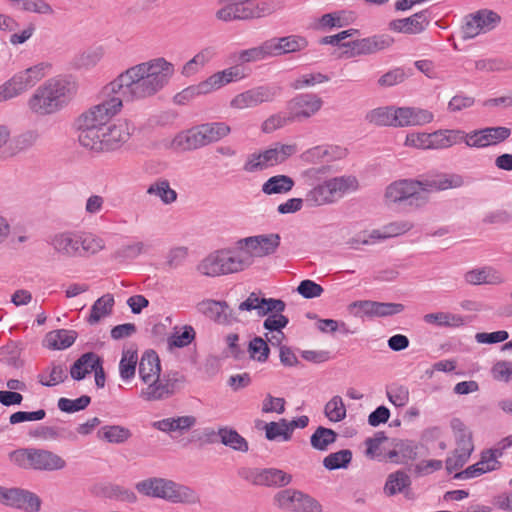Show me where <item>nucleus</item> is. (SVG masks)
Here are the masks:
<instances>
[{
    "instance_id": "32",
    "label": "nucleus",
    "mask_w": 512,
    "mask_h": 512,
    "mask_svg": "<svg viewBox=\"0 0 512 512\" xmlns=\"http://www.w3.org/2000/svg\"><path fill=\"white\" fill-rule=\"evenodd\" d=\"M348 150L337 145H318L307 149L301 154L305 162L317 163L321 161H335L347 156Z\"/></svg>"
},
{
    "instance_id": "17",
    "label": "nucleus",
    "mask_w": 512,
    "mask_h": 512,
    "mask_svg": "<svg viewBox=\"0 0 512 512\" xmlns=\"http://www.w3.org/2000/svg\"><path fill=\"white\" fill-rule=\"evenodd\" d=\"M173 504L193 505L200 501L199 495L192 488L172 480L160 478L158 496Z\"/></svg>"
},
{
    "instance_id": "22",
    "label": "nucleus",
    "mask_w": 512,
    "mask_h": 512,
    "mask_svg": "<svg viewBox=\"0 0 512 512\" xmlns=\"http://www.w3.org/2000/svg\"><path fill=\"white\" fill-rule=\"evenodd\" d=\"M198 310L220 325H233L240 321L236 312L225 301L203 300L198 304Z\"/></svg>"
},
{
    "instance_id": "48",
    "label": "nucleus",
    "mask_w": 512,
    "mask_h": 512,
    "mask_svg": "<svg viewBox=\"0 0 512 512\" xmlns=\"http://www.w3.org/2000/svg\"><path fill=\"white\" fill-rule=\"evenodd\" d=\"M97 436L108 443L121 444L126 442L132 433L130 429L121 425H106L99 429Z\"/></svg>"
},
{
    "instance_id": "56",
    "label": "nucleus",
    "mask_w": 512,
    "mask_h": 512,
    "mask_svg": "<svg viewBox=\"0 0 512 512\" xmlns=\"http://www.w3.org/2000/svg\"><path fill=\"white\" fill-rule=\"evenodd\" d=\"M346 406L339 395L333 396L324 407V414L331 422H341L346 418Z\"/></svg>"
},
{
    "instance_id": "34",
    "label": "nucleus",
    "mask_w": 512,
    "mask_h": 512,
    "mask_svg": "<svg viewBox=\"0 0 512 512\" xmlns=\"http://www.w3.org/2000/svg\"><path fill=\"white\" fill-rule=\"evenodd\" d=\"M397 113L398 127L421 126L434 120V114L431 111L418 107H399Z\"/></svg>"
},
{
    "instance_id": "49",
    "label": "nucleus",
    "mask_w": 512,
    "mask_h": 512,
    "mask_svg": "<svg viewBox=\"0 0 512 512\" xmlns=\"http://www.w3.org/2000/svg\"><path fill=\"white\" fill-rule=\"evenodd\" d=\"M29 88L26 80L18 73L0 86V102L17 97Z\"/></svg>"
},
{
    "instance_id": "18",
    "label": "nucleus",
    "mask_w": 512,
    "mask_h": 512,
    "mask_svg": "<svg viewBox=\"0 0 512 512\" xmlns=\"http://www.w3.org/2000/svg\"><path fill=\"white\" fill-rule=\"evenodd\" d=\"M348 310L355 317H387L404 310V306L400 303H384L371 300H359L352 302L348 306Z\"/></svg>"
},
{
    "instance_id": "36",
    "label": "nucleus",
    "mask_w": 512,
    "mask_h": 512,
    "mask_svg": "<svg viewBox=\"0 0 512 512\" xmlns=\"http://www.w3.org/2000/svg\"><path fill=\"white\" fill-rule=\"evenodd\" d=\"M105 240L92 232L79 230V258L94 256L105 249Z\"/></svg>"
},
{
    "instance_id": "19",
    "label": "nucleus",
    "mask_w": 512,
    "mask_h": 512,
    "mask_svg": "<svg viewBox=\"0 0 512 512\" xmlns=\"http://www.w3.org/2000/svg\"><path fill=\"white\" fill-rule=\"evenodd\" d=\"M322 106V98L314 93L298 94L287 103V109L293 121L314 116L321 110Z\"/></svg>"
},
{
    "instance_id": "64",
    "label": "nucleus",
    "mask_w": 512,
    "mask_h": 512,
    "mask_svg": "<svg viewBox=\"0 0 512 512\" xmlns=\"http://www.w3.org/2000/svg\"><path fill=\"white\" fill-rule=\"evenodd\" d=\"M386 396L395 407H404L409 403L410 392L404 385L390 387L386 390Z\"/></svg>"
},
{
    "instance_id": "44",
    "label": "nucleus",
    "mask_w": 512,
    "mask_h": 512,
    "mask_svg": "<svg viewBox=\"0 0 512 512\" xmlns=\"http://www.w3.org/2000/svg\"><path fill=\"white\" fill-rule=\"evenodd\" d=\"M268 167L285 162L289 157L297 152L296 144L275 143L273 147L263 150Z\"/></svg>"
},
{
    "instance_id": "55",
    "label": "nucleus",
    "mask_w": 512,
    "mask_h": 512,
    "mask_svg": "<svg viewBox=\"0 0 512 512\" xmlns=\"http://www.w3.org/2000/svg\"><path fill=\"white\" fill-rule=\"evenodd\" d=\"M352 461V452L349 449L339 450L328 454L323 459V466L327 470L345 469Z\"/></svg>"
},
{
    "instance_id": "1",
    "label": "nucleus",
    "mask_w": 512,
    "mask_h": 512,
    "mask_svg": "<svg viewBox=\"0 0 512 512\" xmlns=\"http://www.w3.org/2000/svg\"><path fill=\"white\" fill-rule=\"evenodd\" d=\"M175 74V66L164 57L135 64L104 86L107 96H118L121 103H132L154 97Z\"/></svg>"
},
{
    "instance_id": "27",
    "label": "nucleus",
    "mask_w": 512,
    "mask_h": 512,
    "mask_svg": "<svg viewBox=\"0 0 512 512\" xmlns=\"http://www.w3.org/2000/svg\"><path fill=\"white\" fill-rule=\"evenodd\" d=\"M272 57L297 53L308 47L306 37L299 34H291L283 37L268 39Z\"/></svg>"
},
{
    "instance_id": "54",
    "label": "nucleus",
    "mask_w": 512,
    "mask_h": 512,
    "mask_svg": "<svg viewBox=\"0 0 512 512\" xmlns=\"http://www.w3.org/2000/svg\"><path fill=\"white\" fill-rule=\"evenodd\" d=\"M264 429L265 436L270 441H289L292 438L291 427H289L286 419H281L278 422L267 423Z\"/></svg>"
},
{
    "instance_id": "8",
    "label": "nucleus",
    "mask_w": 512,
    "mask_h": 512,
    "mask_svg": "<svg viewBox=\"0 0 512 512\" xmlns=\"http://www.w3.org/2000/svg\"><path fill=\"white\" fill-rule=\"evenodd\" d=\"M134 130V125L126 119L109 123L86 149L94 152L114 151L130 139Z\"/></svg>"
},
{
    "instance_id": "26",
    "label": "nucleus",
    "mask_w": 512,
    "mask_h": 512,
    "mask_svg": "<svg viewBox=\"0 0 512 512\" xmlns=\"http://www.w3.org/2000/svg\"><path fill=\"white\" fill-rule=\"evenodd\" d=\"M386 205L394 212L410 213L428 203L427 194H385Z\"/></svg>"
},
{
    "instance_id": "61",
    "label": "nucleus",
    "mask_w": 512,
    "mask_h": 512,
    "mask_svg": "<svg viewBox=\"0 0 512 512\" xmlns=\"http://www.w3.org/2000/svg\"><path fill=\"white\" fill-rule=\"evenodd\" d=\"M329 81V77L320 72L303 74L291 82L290 87L294 90H301L312 87L316 84H322Z\"/></svg>"
},
{
    "instance_id": "15",
    "label": "nucleus",
    "mask_w": 512,
    "mask_h": 512,
    "mask_svg": "<svg viewBox=\"0 0 512 512\" xmlns=\"http://www.w3.org/2000/svg\"><path fill=\"white\" fill-rule=\"evenodd\" d=\"M279 92L280 88L274 86H256L235 95L230 101V107L237 110L255 108L274 101Z\"/></svg>"
},
{
    "instance_id": "12",
    "label": "nucleus",
    "mask_w": 512,
    "mask_h": 512,
    "mask_svg": "<svg viewBox=\"0 0 512 512\" xmlns=\"http://www.w3.org/2000/svg\"><path fill=\"white\" fill-rule=\"evenodd\" d=\"M394 39L386 34L373 35L342 44L341 57L349 59L362 55H370L390 48Z\"/></svg>"
},
{
    "instance_id": "50",
    "label": "nucleus",
    "mask_w": 512,
    "mask_h": 512,
    "mask_svg": "<svg viewBox=\"0 0 512 512\" xmlns=\"http://www.w3.org/2000/svg\"><path fill=\"white\" fill-rule=\"evenodd\" d=\"M138 363L137 351L133 348L123 350L119 363V374L123 381H130L134 378Z\"/></svg>"
},
{
    "instance_id": "4",
    "label": "nucleus",
    "mask_w": 512,
    "mask_h": 512,
    "mask_svg": "<svg viewBox=\"0 0 512 512\" xmlns=\"http://www.w3.org/2000/svg\"><path fill=\"white\" fill-rule=\"evenodd\" d=\"M250 265V254L241 239L232 246L208 254L196 269L203 276L218 277L243 271Z\"/></svg>"
},
{
    "instance_id": "41",
    "label": "nucleus",
    "mask_w": 512,
    "mask_h": 512,
    "mask_svg": "<svg viewBox=\"0 0 512 512\" xmlns=\"http://www.w3.org/2000/svg\"><path fill=\"white\" fill-rule=\"evenodd\" d=\"M423 320L427 324L445 328H459L466 324V318L461 314L443 311L425 314Z\"/></svg>"
},
{
    "instance_id": "40",
    "label": "nucleus",
    "mask_w": 512,
    "mask_h": 512,
    "mask_svg": "<svg viewBox=\"0 0 512 512\" xmlns=\"http://www.w3.org/2000/svg\"><path fill=\"white\" fill-rule=\"evenodd\" d=\"M216 49L212 46H207L201 49L192 59L186 62L181 70V74L185 77H190L197 74L202 68L205 67L211 60L216 57Z\"/></svg>"
},
{
    "instance_id": "38",
    "label": "nucleus",
    "mask_w": 512,
    "mask_h": 512,
    "mask_svg": "<svg viewBox=\"0 0 512 512\" xmlns=\"http://www.w3.org/2000/svg\"><path fill=\"white\" fill-rule=\"evenodd\" d=\"M207 436H219L223 445L240 452L248 451L247 441L234 429L222 427L216 433L214 430H205Z\"/></svg>"
},
{
    "instance_id": "39",
    "label": "nucleus",
    "mask_w": 512,
    "mask_h": 512,
    "mask_svg": "<svg viewBox=\"0 0 512 512\" xmlns=\"http://www.w3.org/2000/svg\"><path fill=\"white\" fill-rule=\"evenodd\" d=\"M139 378L144 383L161 375V365L157 353L148 350L143 353L138 367Z\"/></svg>"
},
{
    "instance_id": "13",
    "label": "nucleus",
    "mask_w": 512,
    "mask_h": 512,
    "mask_svg": "<svg viewBox=\"0 0 512 512\" xmlns=\"http://www.w3.org/2000/svg\"><path fill=\"white\" fill-rule=\"evenodd\" d=\"M274 503L281 509L293 512H322L320 503L311 496L294 489L277 492Z\"/></svg>"
},
{
    "instance_id": "29",
    "label": "nucleus",
    "mask_w": 512,
    "mask_h": 512,
    "mask_svg": "<svg viewBox=\"0 0 512 512\" xmlns=\"http://www.w3.org/2000/svg\"><path fill=\"white\" fill-rule=\"evenodd\" d=\"M41 507L42 499L37 493L21 486H13L10 509L22 512H40Z\"/></svg>"
},
{
    "instance_id": "28",
    "label": "nucleus",
    "mask_w": 512,
    "mask_h": 512,
    "mask_svg": "<svg viewBox=\"0 0 512 512\" xmlns=\"http://www.w3.org/2000/svg\"><path fill=\"white\" fill-rule=\"evenodd\" d=\"M197 424V418L193 415L168 417L153 422L152 426L164 433L182 436L188 433Z\"/></svg>"
},
{
    "instance_id": "30",
    "label": "nucleus",
    "mask_w": 512,
    "mask_h": 512,
    "mask_svg": "<svg viewBox=\"0 0 512 512\" xmlns=\"http://www.w3.org/2000/svg\"><path fill=\"white\" fill-rule=\"evenodd\" d=\"M41 507L42 499L37 493L21 486H13L10 509L22 512H40Z\"/></svg>"
},
{
    "instance_id": "14",
    "label": "nucleus",
    "mask_w": 512,
    "mask_h": 512,
    "mask_svg": "<svg viewBox=\"0 0 512 512\" xmlns=\"http://www.w3.org/2000/svg\"><path fill=\"white\" fill-rule=\"evenodd\" d=\"M239 475L252 485L284 487L292 482V476L278 468H243Z\"/></svg>"
},
{
    "instance_id": "20",
    "label": "nucleus",
    "mask_w": 512,
    "mask_h": 512,
    "mask_svg": "<svg viewBox=\"0 0 512 512\" xmlns=\"http://www.w3.org/2000/svg\"><path fill=\"white\" fill-rule=\"evenodd\" d=\"M286 308L284 301L274 298H265L261 293L252 292L238 305L239 312L255 311L259 317L272 312H283Z\"/></svg>"
},
{
    "instance_id": "63",
    "label": "nucleus",
    "mask_w": 512,
    "mask_h": 512,
    "mask_svg": "<svg viewBox=\"0 0 512 512\" xmlns=\"http://www.w3.org/2000/svg\"><path fill=\"white\" fill-rule=\"evenodd\" d=\"M91 402V398L83 395L77 399L60 398L58 400V408L66 413H75L84 410Z\"/></svg>"
},
{
    "instance_id": "51",
    "label": "nucleus",
    "mask_w": 512,
    "mask_h": 512,
    "mask_svg": "<svg viewBox=\"0 0 512 512\" xmlns=\"http://www.w3.org/2000/svg\"><path fill=\"white\" fill-rule=\"evenodd\" d=\"M337 440V433L323 426L316 428L310 437L311 446L318 451H327L329 446Z\"/></svg>"
},
{
    "instance_id": "3",
    "label": "nucleus",
    "mask_w": 512,
    "mask_h": 512,
    "mask_svg": "<svg viewBox=\"0 0 512 512\" xmlns=\"http://www.w3.org/2000/svg\"><path fill=\"white\" fill-rule=\"evenodd\" d=\"M123 107L121 100L115 94L107 96L104 87L100 93V102L84 111L76 120L78 130V141L86 148L93 140L101 134Z\"/></svg>"
},
{
    "instance_id": "6",
    "label": "nucleus",
    "mask_w": 512,
    "mask_h": 512,
    "mask_svg": "<svg viewBox=\"0 0 512 512\" xmlns=\"http://www.w3.org/2000/svg\"><path fill=\"white\" fill-rule=\"evenodd\" d=\"M230 132L231 127L224 122L205 123L179 132L167 147L177 152L196 150L220 141Z\"/></svg>"
},
{
    "instance_id": "2",
    "label": "nucleus",
    "mask_w": 512,
    "mask_h": 512,
    "mask_svg": "<svg viewBox=\"0 0 512 512\" xmlns=\"http://www.w3.org/2000/svg\"><path fill=\"white\" fill-rule=\"evenodd\" d=\"M78 91V82L71 76H58L45 81L28 100L30 110L49 115L65 107Z\"/></svg>"
},
{
    "instance_id": "25",
    "label": "nucleus",
    "mask_w": 512,
    "mask_h": 512,
    "mask_svg": "<svg viewBox=\"0 0 512 512\" xmlns=\"http://www.w3.org/2000/svg\"><path fill=\"white\" fill-rule=\"evenodd\" d=\"M245 249L253 263L255 257H263L273 253L280 243L278 234L257 235L242 239Z\"/></svg>"
},
{
    "instance_id": "21",
    "label": "nucleus",
    "mask_w": 512,
    "mask_h": 512,
    "mask_svg": "<svg viewBox=\"0 0 512 512\" xmlns=\"http://www.w3.org/2000/svg\"><path fill=\"white\" fill-rule=\"evenodd\" d=\"M512 134L510 128L505 126L486 127L471 131L467 141L468 147L485 148L498 145L506 141Z\"/></svg>"
},
{
    "instance_id": "11",
    "label": "nucleus",
    "mask_w": 512,
    "mask_h": 512,
    "mask_svg": "<svg viewBox=\"0 0 512 512\" xmlns=\"http://www.w3.org/2000/svg\"><path fill=\"white\" fill-rule=\"evenodd\" d=\"M184 381L183 376L179 372H169L161 378L157 376L150 381L144 382L139 392V397L147 402L161 401L171 397L177 390L180 383Z\"/></svg>"
},
{
    "instance_id": "24",
    "label": "nucleus",
    "mask_w": 512,
    "mask_h": 512,
    "mask_svg": "<svg viewBox=\"0 0 512 512\" xmlns=\"http://www.w3.org/2000/svg\"><path fill=\"white\" fill-rule=\"evenodd\" d=\"M429 23V11L425 9L409 17L390 21L388 28L396 33L416 35L425 31Z\"/></svg>"
},
{
    "instance_id": "33",
    "label": "nucleus",
    "mask_w": 512,
    "mask_h": 512,
    "mask_svg": "<svg viewBox=\"0 0 512 512\" xmlns=\"http://www.w3.org/2000/svg\"><path fill=\"white\" fill-rule=\"evenodd\" d=\"M464 281L469 285H500L505 282V277L496 268L484 266L467 271Z\"/></svg>"
},
{
    "instance_id": "10",
    "label": "nucleus",
    "mask_w": 512,
    "mask_h": 512,
    "mask_svg": "<svg viewBox=\"0 0 512 512\" xmlns=\"http://www.w3.org/2000/svg\"><path fill=\"white\" fill-rule=\"evenodd\" d=\"M246 76L247 73L245 72V69L237 63V65L212 74L198 85L188 87L178 94L176 98H187L195 95L209 94L231 82L241 80Z\"/></svg>"
},
{
    "instance_id": "16",
    "label": "nucleus",
    "mask_w": 512,
    "mask_h": 512,
    "mask_svg": "<svg viewBox=\"0 0 512 512\" xmlns=\"http://www.w3.org/2000/svg\"><path fill=\"white\" fill-rule=\"evenodd\" d=\"M501 21V17L494 11L488 9L479 10L465 17L461 28L464 40L472 39L482 33L493 30Z\"/></svg>"
},
{
    "instance_id": "37",
    "label": "nucleus",
    "mask_w": 512,
    "mask_h": 512,
    "mask_svg": "<svg viewBox=\"0 0 512 512\" xmlns=\"http://www.w3.org/2000/svg\"><path fill=\"white\" fill-rule=\"evenodd\" d=\"M272 57L268 40L262 42L259 46L240 50L231 55L233 62L241 64L258 62Z\"/></svg>"
},
{
    "instance_id": "42",
    "label": "nucleus",
    "mask_w": 512,
    "mask_h": 512,
    "mask_svg": "<svg viewBox=\"0 0 512 512\" xmlns=\"http://www.w3.org/2000/svg\"><path fill=\"white\" fill-rule=\"evenodd\" d=\"M100 360V357L93 352L84 353L70 368L71 377L77 381L84 379L86 375L97 369Z\"/></svg>"
},
{
    "instance_id": "23",
    "label": "nucleus",
    "mask_w": 512,
    "mask_h": 512,
    "mask_svg": "<svg viewBox=\"0 0 512 512\" xmlns=\"http://www.w3.org/2000/svg\"><path fill=\"white\" fill-rule=\"evenodd\" d=\"M501 457V450L488 449L481 453L480 460L467 467L465 470L456 473L455 478L466 480L479 477L485 473L498 470L501 467L499 458Z\"/></svg>"
},
{
    "instance_id": "43",
    "label": "nucleus",
    "mask_w": 512,
    "mask_h": 512,
    "mask_svg": "<svg viewBox=\"0 0 512 512\" xmlns=\"http://www.w3.org/2000/svg\"><path fill=\"white\" fill-rule=\"evenodd\" d=\"M410 485L409 475L402 470H398L388 475L383 490L385 495L391 497L398 493L407 494Z\"/></svg>"
},
{
    "instance_id": "52",
    "label": "nucleus",
    "mask_w": 512,
    "mask_h": 512,
    "mask_svg": "<svg viewBox=\"0 0 512 512\" xmlns=\"http://www.w3.org/2000/svg\"><path fill=\"white\" fill-rule=\"evenodd\" d=\"M67 378V368L62 364L53 363L39 374L38 380L43 386L51 387L58 385Z\"/></svg>"
},
{
    "instance_id": "45",
    "label": "nucleus",
    "mask_w": 512,
    "mask_h": 512,
    "mask_svg": "<svg viewBox=\"0 0 512 512\" xmlns=\"http://www.w3.org/2000/svg\"><path fill=\"white\" fill-rule=\"evenodd\" d=\"M366 120L369 123L378 126H394L398 127V113L397 108L393 107H380L371 110L366 115Z\"/></svg>"
},
{
    "instance_id": "62",
    "label": "nucleus",
    "mask_w": 512,
    "mask_h": 512,
    "mask_svg": "<svg viewBox=\"0 0 512 512\" xmlns=\"http://www.w3.org/2000/svg\"><path fill=\"white\" fill-rule=\"evenodd\" d=\"M418 445L406 441L402 442L397 446V449L389 452V458H394L396 456H400L401 460H399V463H405L410 460H415L418 457Z\"/></svg>"
},
{
    "instance_id": "35",
    "label": "nucleus",
    "mask_w": 512,
    "mask_h": 512,
    "mask_svg": "<svg viewBox=\"0 0 512 512\" xmlns=\"http://www.w3.org/2000/svg\"><path fill=\"white\" fill-rule=\"evenodd\" d=\"M359 182L354 175H342L325 180L312 192H347L359 189Z\"/></svg>"
},
{
    "instance_id": "9",
    "label": "nucleus",
    "mask_w": 512,
    "mask_h": 512,
    "mask_svg": "<svg viewBox=\"0 0 512 512\" xmlns=\"http://www.w3.org/2000/svg\"><path fill=\"white\" fill-rule=\"evenodd\" d=\"M246 76L247 73L245 72V69L237 63V65L212 74L198 85L188 87L178 94L176 98H187L195 95L209 94L231 82L241 80Z\"/></svg>"
},
{
    "instance_id": "58",
    "label": "nucleus",
    "mask_w": 512,
    "mask_h": 512,
    "mask_svg": "<svg viewBox=\"0 0 512 512\" xmlns=\"http://www.w3.org/2000/svg\"><path fill=\"white\" fill-rule=\"evenodd\" d=\"M293 120L290 114L286 115L282 112L275 113L270 115L267 119H265L261 124V131L264 134H271L278 129H281L292 123Z\"/></svg>"
},
{
    "instance_id": "47",
    "label": "nucleus",
    "mask_w": 512,
    "mask_h": 512,
    "mask_svg": "<svg viewBox=\"0 0 512 512\" xmlns=\"http://www.w3.org/2000/svg\"><path fill=\"white\" fill-rule=\"evenodd\" d=\"M76 340V332L72 330L60 329L49 332L46 335V346L54 350H63L70 347Z\"/></svg>"
},
{
    "instance_id": "59",
    "label": "nucleus",
    "mask_w": 512,
    "mask_h": 512,
    "mask_svg": "<svg viewBox=\"0 0 512 512\" xmlns=\"http://www.w3.org/2000/svg\"><path fill=\"white\" fill-rule=\"evenodd\" d=\"M17 4H21L24 12L35 13L40 15H54L53 7L46 0H16Z\"/></svg>"
},
{
    "instance_id": "57",
    "label": "nucleus",
    "mask_w": 512,
    "mask_h": 512,
    "mask_svg": "<svg viewBox=\"0 0 512 512\" xmlns=\"http://www.w3.org/2000/svg\"><path fill=\"white\" fill-rule=\"evenodd\" d=\"M294 187V180L287 175L270 177L262 186V192H289Z\"/></svg>"
},
{
    "instance_id": "46",
    "label": "nucleus",
    "mask_w": 512,
    "mask_h": 512,
    "mask_svg": "<svg viewBox=\"0 0 512 512\" xmlns=\"http://www.w3.org/2000/svg\"><path fill=\"white\" fill-rule=\"evenodd\" d=\"M114 306V297L111 294H105L98 298L91 307V313L87 319L91 325L97 324L101 319L112 313Z\"/></svg>"
},
{
    "instance_id": "5",
    "label": "nucleus",
    "mask_w": 512,
    "mask_h": 512,
    "mask_svg": "<svg viewBox=\"0 0 512 512\" xmlns=\"http://www.w3.org/2000/svg\"><path fill=\"white\" fill-rule=\"evenodd\" d=\"M10 463L18 469L37 473H52L67 468V461L58 453L40 447H24L8 454Z\"/></svg>"
},
{
    "instance_id": "7",
    "label": "nucleus",
    "mask_w": 512,
    "mask_h": 512,
    "mask_svg": "<svg viewBox=\"0 0 512 512\" xmlns=\"http://www.w3.org/2000/svg\"><path fill=\"white\" fill-rule=\"evenodd\" d=\"M464 179L458 174L438 173L422 180L400 179L392 182L386 192H426L428 189L448 190L462 187Z\"/></svg>"
},
{
    "instance_id": "60",
    "label": "nucleus",
    "mask_w": 512,
    "mask_h": 512,
    "mask_svg": "<svg viewBox=\"0 0 512 512\" xmlns=\"http://www.w3.org/2000/svg\"><path fill=\"white\" fill-rule=\"evenodd\" d=\"M195 338V331L192 326H184L182 330H177L169 336L168 345L170 347L182 348L188 346Z\"/></svg>"
},
{
    "instance_id": "31",
    "label": "nucleus",
    "mask_w": 512,
    "mask_h": 512,
    "mask_svg": "<svg viewBox=\"0 0 512 512\" xmlns=\"http://www.w3.org/2000/svg\"><path fill=\"white\" fill-rule=\"evenodd\" d=\"M53 249L68 258H79V230L64 231L51 239Z\"/></svg>"
},
{
    "instance_id": "53",
    "label": "nucleus",
    "mask_w": 512,
    "mask_h": 512,
    "mask_svg": "<svg viewBox=\"0 0 512 512\" xmlns=\"http://www.w3.org/2000/svg\"><path fill=\"white\" fill-rule=\"evenodd\" d=\"M102 47H93L76 54L73 58V65L77 68L89 69L96 66L103 58Z\"/></svg>"
}]
</instances>
